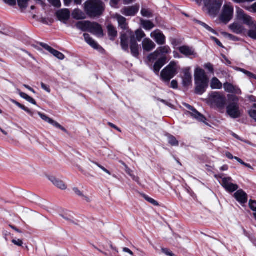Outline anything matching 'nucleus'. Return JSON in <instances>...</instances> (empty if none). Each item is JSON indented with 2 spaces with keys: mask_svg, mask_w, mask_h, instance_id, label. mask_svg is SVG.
I'll return each instance as SVG.
<instances>
[{
  "mask_svg": "<svg viewBox=\"0 0 256 256\" xmlns=\"http://www.w3.org/2000/svg\"><path fill=\"white\" fill-rule=\"evenodd\" d=\"M194 77L196 85V92L198 94H202L208 86V76L204 70L198 67L194 70Z\"/></svg>",
  "mask_w": 256,
  "mask_h": 256,
  "instance_id": "1",
  "label": "nucleus"
},
{
  "mask_svg": "<svg viewBox=\"0 0 256 256\" xmlns=\"http://www.w3.org/2000/svg\"><path fill=\"white\" fill-rule=\"evenodd\" d=\"M104 10V5L100 0H88L84 4V10L90 17L98 16Z\"/></svg>",
  "mask_w": 256,
  "mask_h": 256,
  "instance_id": "2",
  "label": "nucleus"
},
{
  "mask_svg": "<svg viewBox=\"0 0 256 256\" xmlns=\"http://www.w3.org/2000/svg\"><path fill=\"white\" fill-rule=\"evenodd\" d=\"M230 103L226 107V113L232 118H237L241 116L242 112L238 104L239 99L234 95H228Z\"/></svg>",
  "mask_w": 256,
  "mask_h": 256,
  "instance_id": "3",
  "label": "nucleus"
},
{
  "mask_svg": "<svg viewBox=\"0 0 256 256\" xmlns=\"http://www.w3.org/2000/svg\"><path fill=\"white\" fill-rule=\"evenodd\" d=\"M208 103L212 107L223 108L226 104V98L220 92H212L208 95Z\"/></svg>",
  "mask_w": 256,
  "mask_h": 256,
  "instance_id": "4",
  "label": "nucleus"
},
{
  "mask_svg": "<svg viewBox=\"0 0 256 256\" xmlns=\"http://www.w3.org/2000/svg\"><path fill=\"white\" fill-rule=\"evenodd\" d=\"M178 67L177 63L175 62H171L160 72V78L164 82H168L176 74Z\"/></svg>",
  "mask_w": 256,
  "mask_h": 256,
  "instance_id": "5",
  "label": "nucleus"
},
{
  "mask_svg": "<svg viewBox=\"0 0 256 256\" xmlns=\"http://www.w3.org/2000/svg\"><path fill=\"white\" fill-rule=\"evenodd\" d=\"M203 2L207 12L212 16L218 14L222 4V0H203Z\"/></svg>",
  "mask_w": 256,
  "mask_h": 256,
  "instance_id": "6",
  "label": "nucleus"
},
{
  "mask_svg": "<svg viewBox=\"0 0 256 256\" xmlns=\"http://www.w3.org/2000/svg\"><path fill=\"white\" fill-rule=\"evenodd\" d=\"M234 11V7L230 2L225 3L220 16V20L226 24L228 22L233 18Z\"/></svg>",
  "mask_w": 256,
  "mask_h": 256,
  "instance_id": "7",
  "label": "nucleus"
},
{
  "mask_svg": "<svg viewBox=\"0 0 256 256\" xmlns=\"http://www.w3.org/2000/svg\"><path fill=\"white\" fill-rule=\"evenodd\" d=\"M236 12L237 19L242 22L244 24L250 27L252 26L256 22L252 17L246 14L242 9L238 8Z\"/></svg>",
  "mask_w": 256,
  "mask_h": 256,
  "instance_id": "8",
  "label": "nucleus"
},
{
  "mask_svg": "<svg viewBox=\"0 0 256 256\" xmlns=\"http://www.w3.org/2000/svg\"><path fill=\"white\" fill-rule=\"evenodd\" d=\"M132 37H134V36L130 30H128L126 33L122 34L120 45L124 50L128 51L129 42L130 41V44H132Z\"/></svg>",
  "mask_w": 256,
  "mask_h": 256,
  "instance_id": "9",
  "label": "nucleus"
},
{
  "mask_svg": "<svg viewBox=\"0 0 256 256\" xmlns=\"http://www.w3.org/2000/svg\"><path fill=\"white\" fill-rule=\"evenodd\" d=\"M150 37L153 38L158 45L166 44V38L163 33L159 30H156L150 34Z\"/></svg>",
  "mask_w": 256,
  "mask_h": 256,
  "instance_id": "10",
  "label": "nucleus"
},
{
  "mask_svg": "<svg viewBox=\"0 0 256 256\" xmlns=\"http://www.w3.org/2000/svg\"><path fill=\"white\" fill-rule=\"evenodd\" d=\"M184 105L190 110L189 113L192 116L200 122L206 123V119L204 115L200 113L196 109L190 104H184Z\"/></svg>",
  "mask_w": 256,
  "mask_h": 256,
  "instance_id": "11",
  "label": "nucleus"
},
{
  "mask_svg": "<svg viewBox=\"0 0 256 256\" xmlns=\"http://www.w3.org/2000/svg\"><path fill=\"white\" fill-rule=\"evenodd\" d=\"M231 178H222V186L228 192H233L238 190V186L232 182Z\"/></svg>",
  "mask_w": 256,
  "mask_h": 256,
  "instance_id": "12",
  "label": "nucleus"
},
{
  "mask_svg": "<svg viewBox=\"0 0 256 256\" xmlns=\"http://www.w3.org/2000/svg\"><path fill=\"white\" fill-rule=\"evenodd\" d=\"M183 75L182 76V84L184 87H188L192 85V76L190 72V68H186L182 70Z\"/></svg>",
  "mask_w": 256,
  "mask_h": 256,
  "instance_id": "13",
  "label": "nucleus"
},
{
  "mask_svg": "<svg viewBox=\"0 0 256 256\" xmlns=\"http://www.w3.org/2000/svg\"><path fill=\"white\" fill-rule=\"evenodd\" d=\"M178 50L181 54L186 56H192L193 58H196L197 56V54L195 52L193 48L186 46H180L178 48Z\"/></svg>",
  "mask_w": 256,
  "mask_h": 256,
  "instance_id": "14",
  "label": "nucleus"
},
{
  "mask_svg": "<svg viewBox=\"0 0 256 256\" xmlns=\"http://www.w3.org/2000/svg\"><path fill=\"white\" fill-rule=\"evenodd\" d=\"M139 7L137 6H132L124 7L121 10L122 14L126 16H134L138 12Z\"/></svg>",
  "mask_w": 256,
  "mask_h": 256,
  "instance_id": "15",
  "label": "nucleus"
},
{
  "mask_svg": "<svg viewBox=\"0 0 256 256\" xmlns=\"http://www.w3.org/2000/svg\"><path fill=\"white\" fill-rule=\"evenodd\" d=\"M88 32L100 36L103 35V31L101 26L96 22H90Z\"/></svg>",
  "mask_w": 256,
  "mask_h": 256,
  "instance_id": "16",
  "label": "nucleus"
},
{
  "mask_svg": "<svg viewBox=\"0 0 256 256\" xmlns=\"http://www.w3.org/2000/svg\"><path fill=\"white\" fill-rule=\"evenodd\" d=\"M224 90L227 92L233 93L236 94H242V91L238 87L236 86H234L233 84L230 83H224Z\"/></svg>",
  "mask_w": 256,
  "mask_h": 256,
  "instance_id": "17",
  "label": "nucleus"
},
{
  "mask_svg": "<svg viewBox=\"0 0 256 256\" xmlns=\"http://www.w3.org/2000/svg\"><path fill=\"white\" fill-rule=\"evenodd\" d=\"M166 61V57L162 56L156 62L153 67V70L156 74H158L160 70L165 64Z\"/></svg>",
  "mask_w": 256,
  "mask_h": 256,
  "instance_id": "18",
  "label": "nucleus"
},
{
  "mask_svg": "<svg viewBox=\"0 0 256 256\" xmlns=\"http://www.w3.org/2000/svg\"><path fill=\"white\" fill-rule=\"evenodd\" d=\"M156 44L148 38H144L142 42L143 50L146 52L152 51L156 48Z\"/></svg>",
  "mask_w": 256,
  "mask_h": 256,
  "instance_id": "19",
  "label": "nucleus"
},
{
  "mask_svg": "<svg viewBox=\"0 0 256 256\" xmlns=\"http://www.w3.org/2000/svg\"><path fill=\"white\" fill-rule=\"evenodd\" d=\"M130 48L132 54L134 56L137 58L140 54L139 46L136 42L135 37L132 38V42L130 44Z\"/></svg>",
  "mask_w": 256,
  "mask_h": 256,
  "instance_id": "20",
  "label": "nucleus"
},
{
  "mask_svg": "<svg viewBox=\"0 0 256 256\" xmlns=\"http://www.w3.org/2000/svg\"><path fill=\"white\" fill-rule=\"evenodd\" d=\"M114 18L116 19L118 22V26L122 29L124 30L128 29V24L126 22V19L124 17L120 16V14H116Z\"/></svg>",
  "mask_w": 256,
  "mask_h": 256,
  "instance_id": "21",
  "label": "nucleus"
},
{
  "mask_svg": "<svg viewBox=\"0 0 256 256\" xmlns=\"http://www.w3.org/2000/svg\"><path fill=\"white\" fill-rule=\"evenodd\" d=\"M56 16L60 20H66L70 16V12L68 9H64L56 12Z\"/></svg>",
  "mask_w": 256,
  "mask_h": 256,
  "instance_id": "22",
  "label": "nucleus"
},
{
  "mask_svg": "<svg viewBox=\"0 0 256 256\" xmlns=\"http://www.w3.org/2000/svg\"><path fill=\"white\" fill-rule=\"evenodd\" d=\"M236 200L241 202L246 203L247 201V195L242 190H238L234 194Z\"/></svg>",
  "mask_w": 256,
  "mask_h": 256,
  "instance_id": "23",
  "label": "nucleus"
},
{
  "mask_svg": "<svg viewBox=\"0 0 256 256\" xmlns=\"http://www.w3.org/2000/svg\"><path fill=\"white\" fill-rule=\"evenodd\" d=\"M229 28L233 32L237 34H242L245 30L244 26L238 22H234L230 25Z\"/></svg>",
  "mask_w": 256,
  "mask_h": 256,
  "instance_id": "24",
  "label": "nucleus"
},
{
  "mask_svg": "<svg viewBox=\"0 0 256 256\" xmlns=\"http://www.w3.org/2000/svg\"><path fill=\"white\" fill-rule=\"evenodd\" d=\"M50 180L56 186L62 189L65 190L66 188V186L63 182L56 178L52 176L49 178Z\"/></svg>",
  "mask_w": 256,
  "mask_h": 256,
  "instance_id": "25",
  "label": "nucleus"
},
{
  "mask_svg": "<svg viewBox=\"0 0 256 256\" xmlns=\"http://www.w3.org/2000/svg\"><path fill=\"white\" fill-rule=\"evenodd\" d=\"M84 36L86 42L94 49H98L100 46L90 38L88 34H84Z\"/></svg>",
  "mask_w": 256,
  "mask_h": 256,
  "instance_id": "26",
  "label": "nucleus"
},
{
  "mask_svg": "<svg viewBox=\"0 0 256 256\" xmlns=\"http://www.w3.org/2000/svg\"><path fill=\"white\" fill-rule=\"evenodd\" d=\"M210 87L212 89H221L222 87V82L216 77L213 78L210 82Z\"/></svg>",
  "mask_w": 256,
  "mask_h": 256,
  "instance_id": "27",
  "label": "nucleus"
},
{
  "mask_svg": "<svg viewBox=\"0 0 256 256\" xmlns=\"http://www.w3.org/2000/svg\"><path fill=\"white\" fill-rule=\"evenodd\" d=\"M90 22L88 21L80 22L76 24V27L82 31H88Z\"/></svg>",
  "mask_w": 256,
  "mask_h": 256,
  "instance_id": "28",
  "label": "nucleus"
},
{
  "mask_svg": "<svg viewBox=\"0 0 256 256\" xmlns=\"http://www.w3.org/2000/svg\"><path fill=\"white\" fill-rule=\"evenodd\" d=\"M108 34L110 36V39L114 40L117 36L118 32L116 28L111 24H109L107 26Z\"/></svg>",
  "mask_w": 256,
  "mask_h": 256,
  "instance_id": "29",
  "label": "nucleus"
},
{
  "mask_svg": "<svg viewBox=\"0 0 256 256\" xmlns=\"http://www.w3.org/2000/svg\"><path fill=\"white\" fill-rule=\"evenodd\" d=\"M72 17L76 20H82L86 18L85 14L80 10L76 9L72 14Z\"/></svg>",
  "mask_w": 256,
  "mask_h": 256,
  "instance_id": "30",
  "label": "nucleus"
},
{
  "mask_svg": "<svg viewBox=\"0 0 256 256\" xmlns=\"http://www.w3.org/2000/svg\"><path fill=\"white\" fill-rule=\"evenodd\" d=\"M17 92L21 98L25 99L28 102H30L32 104H34V105H36V100L33 98H32V97L28 96L27 94L22 92L18 89H17Z\"/></svg>",
  "mask_w": 256,
  "mask_h": 256,
  "instance_id": "31",
  "label": "nucleus"
},
{
  "mask_svg": "<svg viewBox=\"0 0 256 256\" xmlns=\"http://www.w3.org/2000/svg\"><path fill=\"white\" fill-rule=\"evenodd\" d=\"M140 24L144 29L150 30L154 27V24L150 20H140Z\"/></svg>",
  "mask_w": 256,
  "mask_h": 256,
  "instance_id": "32",
  "label": "nucleus"
},
{
  "mask_svg": "<svg viewBox=\"0 0 256 256\" xmlns=\"http://www.w3.org/2000/svg\"><path fill=\"white\" fill-rule=\"evenodd\" d=\"M159 52L160 55H164L166 54H169L171 52V49L168 46H160L156 49Z\"/></svg>",
  "mask_w": 256,
  "mask_h": 256,
  "instance_id": "33",
  "label": "nucleus"
},
{
  "mask_svg": "<svg viewBox=\"0 0 256 256\" xmlns=\"http://www.w3.org/2000/svg\"><path fill=\"white\" fill-rule=\"evenodd\" d=\"M11 102L13 104H14L17 106L18 107H19L20 108H22V110H24L25 112H28L30 116H33L34 112L31 110H30L29 108H26L25 106L21 104L20 103H19L18 102H16V100H12Z\"/></svg>",
  "mask_w": 256,
  "mask_h": 256,
  "instance_id": "34",
  "label": "nucleus"
},
{
  "mask_svg": "<svg viewBox=\"0 0 256 256\" xmlns=\"http://www.w3.org/2000/svg\"><path fill=\"white\" fill-rule=\"evenodd\" d=\"M250 28V29L248 30V34L250 38L256 40V22Z\"/></svg>",
  "mask_w": 256,
  "mask_h": 256,
  "instance_id": "35",
  "label": "nucleus"
},
{
  "mask_svg": "<svg viewBox=\"0 0 256 256\" xmlns=\"http://www.w3.org/2000/svg\"><path fill=\"white\" fill-rule=\"evenodd\" d=\"M160 54L159 52L156 50L154 52L150 54L148 56V59L150 62H154L160 56Z\"/></svg>",
  "mask_w": 256,
  "mask_h": 256,
  "instance_id": "36",
  "label": "nucleus"
},
{
  "mask_svg": "<svg viewBox=\"0 0 256 256\" xmlns=\"http://www.w3.org/2000/svg\"><path fill=\"white\" fill-rule=\"evenodd\" d=\"M136 40L140 42L142 38L145 37L146 34L141 29H138L136 31Z\"/></svg>",
  "mask_w": 256,
  "mask_h": 256,
  "instance_id": "37",
  "label": "nucleus"
},
{
  "mask_svg": "<svg viewBox=\"0 0 256 256\" xmlns=\"http://www.w3.org/2000/svg\"><path fill=\"white\" fill-rule=\"evenodd\" d=\"M235 70L237 71H240L246 75L248 76L250 78H255V74H253L250 72H248L244 69L240 68H236Z\"/></svg>",
  "mask_w": 256,
  "mask_h": 256,
  "instance_id": "38",
  "label": "nucleus"
},
{
  "mask_svg": "<svg viewBox=\"0 0 256 256\" xmlns=\"http://www.w3.org/2000/svg\"><path fill=\"white\" fill-rule=\"evenodd\" d=\"M141 14L143 16L150 18L152 16V12L150 9L142 8L141 10Z\"/></svg>",
  "mask_w": 256,
  "mask_h": 256,
  "instance_id": "39",
  "label": "nucleus"
},
{
  "mask_svg": "<svg viewBox=\"0 0 256 256\" xmlns=\"http://www.w3.org/2000/svg\"><path fill=\"white\" fill-rule=\"evenodd\" d=\"M73 190L76 194L83 198L86 200V202H90V198L88 197L85 196L83 194V193L82 192H80L78 188H73Z\"/></svg>",
  "mask_w": 256,
  "mask_h": 256,
  "instance_id": "40",
  "label": "nucleus"
},
{
  "mask_svg": "<svg viewBox=\"0 0 256 256\" xmlns=\"http://www.w3.org/2000/svg\"><path fill=\"white\" fill-rule=\"evenodd\" d=\"M168 138V143L172 146H178V142L174 136L170 135Z\"/></svg>",
  "mask_w": 256,
  "mask_h": 256,
  "instance_id": "41",
  "label": "nucleus"
},
{
  "mask_svg": "<svg viewBox=\"0 0 256 256\" xmlns=\"http://www.w3.org/2000/svg\"><path fill=\"white\" fill-rule=\"evenodd\" d=\"M50 53L52 54L54 56L60 60H62L64 58V56L62 52H59L54 49Z\"/></svg>",
  "mask_w": 256,
  "mask_h": 256,
  "instance_id": "42",
  "label": "nucleus"
},
{
  "mask_svg": "<svg viewBox=\"0 0 256 256\" xmlns=\"http://www.w3.org/2000/svg\"><path fill=\"white\" fill-rule=\"evenodd\" d=\"M125 171L128 175H130L132 177L134 180L136 182H138V178L132 174V170L129 168H128V166L125 168Z\"/></svg>",
  "mask_w": 256,
  "mask_h": 256,
  "instance_id": "43",
  "label": "nucleus"
},
{
  "mask_svg": "<svg viewBox=\"0 0 256 256\" xmlns=\"http://www.w3.org/2000/svg\"><path fill=\"white\" fill-rule=\"evenodd\" d=\"M249 114L250 116L256 122V104L250 110Z\"/></svg>",
  "mask_w": 256,
  "mask_h": 256,
  "instance_id": "44",
  "label": "nucleus"
},
{
  "mask_svg": "<svg viewBox=\"0 0 256 256\" xmlns=\"http://www.w3.org/2000/svg\"><path fill=\"white\" fill-rule=\"evenodd\" d=\"M144 198L147 202H149L150 203L152 204L155 206H158L159 205L158 202L147 196L144 195Z\"/></svg>",
  "mask_w": 256,
  "mask_h": 256,
  "instance_id": "45",
  "label": "nucleus"
},
{
  "mask_svg": "<svg viewBox=\"0 0 256 256\" xmlns=\"http://www.w3.org/2000/svg\"><path fill=\"white\" fill-rule=\"evenodd\" d=\"M198 22L200 25L202 26L208 32H210L212 33H214V30L211 27L208 26L206 24H205L203 22H200V21H198Z\"/></svg>",
  "mask_w": 256,
  "mask_h": 256,
  "instance_id": "46",
  "label": "nucleus"
},
{
  "mask_svg": "<svg viewBox=\"0 0 256 256\" xmlns=\"http://www.w3.org/2000/svg\"><path fill=\"white\" fill-rule=\"evenodd\" d=\"M28 0H18V4L20 8H26L27 7Z\"/></svg>",
  "mask_w": 256,
  "mask_h": 256,
  "instance_id": "47",
  "label": "nucleus"
},
{
  "mask_svg": "<svg viewBox=\"0 0 256 256\" xmlns=\"http://www.w3.org/2000/svg\"><path fill=\"white\" fill-rule=\"evenodd\" d=\"M244 8L250 12H256V2L252 6H244Z\"/></svg>",
  "mask_w": 256,
  "mask_h": 256,
  "instance_id": "48",
  "label": "nucleus"
},
{
  "mask_svg": "<svg viewBox=\"0 0 256 256\" xmlns=\"http://www.w3.org/2000/svg\"><path fill=\"white\" fill-rule=\"evenodd\" d=\"M204 68L207 69L210 72L214 73V68L213 65L210 63H207L204 65Z\"/></svg>",
  "mask_w": 256,
  "mask_h": 256,
  "instance_id": "49",
  "label": "nucleus"
},
{
  "mask_svg": "<svg viewBox=\"0 0 256 256\" xmlns=\"http://www.w3.org/2000/svg\"><path fill=\"white\" fill-rule=\"evenodd\" d=\"M38 115L43 120L48 122V123L50 124V122H52V119L48 117L46 115L42 114L40 112H38Z\"/></svg>",
  "mask_w": 256,
  "mask_h": 256,
  "instance_id": "50",
  "label": "nucleus"
},
{
  "mask_svg": "<svg viewBox=\"0 0 256 256\" xmlns=\"http://www.w3.org/2000/svg\"><path fill=\"white\" fill-rule=\"evenodd\" d=\"M12 242L16 246H22L23 242L20 239H13Z\"/></svg>",
  "mask_w": 256,
  "mask_h": 256,
  "instance_id": "51",
  "label": "nucleus"
},
{
  "mask_svg": "<svg viewBox=\"0 0 256 256\" xmlns=\"http://www.w3.org/2000/svg\"><path fill=\"white\" fill-rule=\"evenodd\" d=\"M50 124L53 125L55 127H56L57 128H58L62 130L63 131L66 130V129L64 127L61 126L58 122H55L53 120H52V122H50Z\"/></svg>",
  "mask_w": 256,
  "mask_h": 256,
  "instance_id": "52",
  "label": "nucleus"
},
{
  "mask_svg": "<svg viewBox=\"0 0 256 256\" xmlns=\"http://www.w3.org/2000/svg\"><path fill=\"white\" fill-rule=\"evenodd\" d=\"M249 206L252 211L256 212V201L250 200L249 202Z\"/></svg>",
  "mask_w": 256,
  "mask_h": 256,
  "instance_id": "53",
  "label": "nucleus"
},
{
  "mask_svg": "<svg viewBox=\"0 0 256 256\" xmlns=\"http://www.w3.org/2000/svg\"><path fill=\"white\" fill-rule=\"evenodd\" d=\"M54 6L59 8L61 4L60 0H48Z\"/></svg>",
  "mask_w": 256,
  "mask_h": 256,
  "instance_id": "54",
  "label": "nucleus"
},
{
  "mask_svg": "<svg viewBox=\"0 0 256 256\" xmlns=\"http://www.w3.org/2000/svg\"><path fill=\"white\" fill-rule=\"evenodd\" d=\"M235 160L236 161H238L239 163L244 166H245L248 168H251V169H253L252 168V166L250 164L245 163L240 158H235Z\"/></svg>",
  "mask_w": 256,
  "mask_h": 256,
  "instance_id": "55",
  "label": "nucleus"
},
{
  "mask_svg": "<svg viewBox=\"0 0 256 256\" xmlns=\"http://www.w3.org/2000/svg\"><path fill=\"white\" fill-rule=\"evenodd\" d=\"M162 250L164 254L167 256H175L174 254L172 252L167 248H162Z\"/></svg>",
  "mask_w": 256,
  "mask_h": 256,
  "instance_id": "56",
  "label": "nucleus"
},
{
  "mask_svg": "<svg viewBox=\"0 0 256 256\" xmlns=\"http://www.w3.org/2000/svg\"><path fill=\"white\" fill-rule=\"evenodd\" d=\"M41 86H42V88L44 90H46V92H47L48 93H50V87L48 86H46V84H44L43 82L41 83Z\"/></svg>",
  "mask_w": 256,
  "mask_h": 256,
  "instance_id": "57",
  "label": "nucleus"
},
{
  "mask_svg": "<svg viewBox=\"0 0 256 256\" xmlns=\"http://www.w3.org/2000/svg\"><path fill=\"white\" fill-rule=\"evenodd\" d=\"M41 46L44 48L46 50H48V52H52V51L53 50V48L51 47H50L49 46H48V44H41Z\"/></svg>",
  "mask_w": 256,
  "mask_h": 256,
  "instance_id": "58",
  "label": "nucleus"
},
{
  "mask_svg": "<svg viewBox=\"0 0 256 256\" xmlns=\"http://www.w3.org/2000/svg\"><path fill=\"white\" fill-rule=\"evenodd\" d=\"M96 164L98 166V168H100L104 172H106V174H108V175H110L111 174V173L110 172L109 170H106L105 168H104V166L98 164L97 163H96Z\"/></svg>",
  "mask_w": 256,
  "mask_h": 256,
  "instance_id": "59",
  "label": "nucleus"
},
{
  "mask_svg": "<svg viewBox=\"0 0 256 256\" xmlns=\"http://www.w3.org/2000/svg\"><path fill=\"white\" fill-rule=\"evenodd\" d=\"M171 88H177L178 86V84L176 80H172L170 84Z\"/></svg>",
  "mask_w": 256,
  "mask_h": 256,
  "instance_id": "60",
  "label": "nucleus"
},
{
  "mask_svg": "<svg viewBox=\"0 0 256 256\" xmlns=\"http://www.w3.org/2000/svg\"><path fill=\"white\" fill-rule=\"evenodd\" d=\"M4 2L10 6H14L16 4V0H4Z\"/></svg>",
  "mask_w": 256,
  "mask_h": 256,
  "instance_id": "61",
  "label": "nucleus"
},
{
  "mask_svg": "<svg viewBox=\"0 0 256 256\" xmlns=\"http://www.w3.org/2000/svg\"><path fill=\"white\" fill-rule=\"evenodd\" d=\"M212 39L220 47H223L222 44L216 38L212 37Z\"/></svg>",
  "mask_w": 256,
  "mask_h": 256,
  "instance_id": "62",
  "label": "nucleus"
},
{
  "mask_svg": "<svg viewBox=\"0 0 256 256\" xmlns=\"http://www.w3.org/2000/svg\"><path fill=\"white\" fill-rule=\"evenodd\" d=\"M120 0H110V4L112 6L115 7L118 3Z\"/></svg>",
  "mask_w": 256,
  "mask_h": 256,
  "instance_id": "63",
  "label": "nucleus"
},
{
  "mask_svg": "<svg viewBox=\"0 0 256 256\" xmlns=\"http://www.w3.org/2000/svg\"><path fill=\"white\" fill-rule=\"evenodd\" d=\"M123 252L128 253L132 256L134 254V253L132 252L128 248H123Z\"/></svg>",
  "mask_w": 256,
  "mask_h": 256,
  "instance_id": "64",
  "label": "nucleus"
}]
</instances>
